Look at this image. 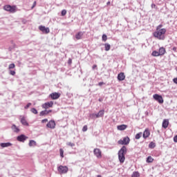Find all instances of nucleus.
<instances>
[{"label": "nucleus", "instance_id": "nucleus-32", "mask_svg": "<svg viewBox=\"0 0 177 177\" xmlns=\"http://www.w3.org/2000/svg\"><path fill=\"white\" fill-rule=\"evenodd\" d=\"M39 30H40V31H42V32H45V26H40L39 27Z\"/></svg>", "mask_w": 177, "mask_h": 177}, {"label": "nucleus", "instance_id": "nucleus-35", "mask_svg": "<svg viewBox=\"0 0 177 177\" xmlns=\"http://www.w3.org/2000/svg\"><path fill=\"white\" fill-rule=\"evenodd\" d=\"M15 64H11L9 65L8 68L10 70L12 68H15Z\"/></svg>", "mask_w": 177, "mask_h": 177}, {"label": "nucleus", "instance_id": "nucleus-25", "mask_svg": "<svg viewBox=\"0 0 177 177\" xmlns=\"http://www.w3.org/2000/svg\"><path fill=\"white\" fill-rule=\"evenodd\" d=\"M140 174H139V172L138 171H135L133 173V174L131 175V177H140Z\"/></svg>", "mask_w": 177, "mask_h": 177}, {"label": "nucleus", "instance_id": "nucleus-6", "mask_svg": "<svg viewBox=\"0 0 177 177\" xmlns=\"http://www.w3.org/2000/svg\"><path fill=\"white\" fill-rule=\"evenodd\" d=\"M57 171L59 174H67L68 172V167L67 166L60 165L58 167Z\"/></svg>", "mask_w": 177, "mask_h": 177}, {"label": "nucleus", "instance_id": "nucleus-2", "mask_svg": "<svg viewBox=\"0 0 177 177\" xmlns=\"http://www.w3.org/2000/svg\"><path fill=\"white\" fill-rule=\"evenodd\" d=\"M127 147L123 146L118 151V158L120 164L125 162V154H127Z\"/></svg>", "mask_w": 177, "mask_h": 177}, {"label": "nucleus", "instance_id": "nucleus-11", "mask_svg": "<svg viewBox=\"0 0 177 177\" xmlns=\"http://www.w3.org/2000/svg\"><path fill=\"white\" fill-rule=\"evenodd\" d=\"M47 128H50V129H55L56 127V122L55 120H50L47 124Z\"/></svg>", "mask_w": 177, "mask_h": 177}, {"label": "nucleus", "instance_id": "nucleus-42", "mask_svg": "<svg viewBox=\"0 0 177 177\" xmlns=\"http://www.w3.org/2000/svg\"><path fill=\"white\" fill-rule=\"evenodd\" d=\"M174 142H175V143H177V135L174 136Z\"/></svg>", "mask_w": 177, "mask_h": 177}, {"label": "nucleus", "instance_id": "nucleus-7", "mask_svg": "<svg viewBox=\"0 0 177 177\" xmlns=\"http://www.w3.org/2000/svg\"><path fill=\"white\" fill-rule=\"evenodd\" d=\"M153 97L154 100H156V102H159L160 104H162V103H164V99L162 98V96L158 94H154Z\"/></svg>", "mask_w": 177, "mask_h": 177}, {"label": "nucleus", "instance_id": "nucleus-15", "mask_svg": "<svg viewBox=\"0 0 177 177\" xmlns=\"http://www.w3.org/2000/svg\"><path fill=\"white\" fill-rule=\"evenodd\" d=\"M127 128H128V126L127 124L117 126V129H118V131H125Z\"/></svg>", "mask_w": 177, "mask_h": 177}, {"label": "nucleus", "instance_id": "nucleus-12", "mask_svg": "<svg viewBox=\"0 0 177 177\" xmlns=\"http://www.w3.org/2000/svg\"><path fill=\"white\" fill-rule=\"evenodd\" d=\"M142 136L144 139H147V138L150 136V130L149 129H146L143 132Z\"/></svg>", "mask_w": 177, "mask_h": 177}, {"label": "nucleus", "instance_id": "nucleus-26", "mask_svg": "<svg viewBox=\"0 0 177 177\" xmlns=\"http://www.w3.org/2000/svg\"><path fill=\"white\" fill-rule=\"evenodd\" d=\"M154 161V159L151 156H149L147 158V162H153Z\"/></svg>", "mask_w": 177, "mask_h": 177}, {"label": "nucleus", "instance_id": "nucleus-43", "mask_svg": "<svg viewBox=\"0 0 177 177\" xmlns=\"http://www.w3.org/2000/svg\"><path fill=\"white\" fill-rule=\"evenodd\" d=\"M104 82H103L98 83L99 86H102V85H104Z\"/></svg>", "mask_w": 177, "mask_h": 177}, {"label": "nucleus", "instance_id": "nucleus-49", "mask_svg": "<svg viewBox=\"0 0 177 177\" xmlns=\"http://www.w3.org/2000/svg\"><path fill=\"white\" fill-rule=\"evenodd\" d=\"M41 122H42V124H44V122H45V119L42 120H41Z\"/></svg>", "mask_w": 177, "mask_h": 177}, {"label": "nucleus", "instance_id": "nucleus-1", "mask_svg": "<svg viewBox=\"0 0 177 177\" xmlns=\"http://www.w3.org/2000/svg\"><path fill=\"white\" fill-rule=\"evenodd\" d=\"M165 34H167V29L162 28V24H160L156 27V31L153 32V36L160 41H164Z\"/></svg>", "mask_w": 177, "mask_h": 177}, {"label": "nucleus", "instance_id": "nucleus-33", "mask_svg": "<svg viewBox=\"0 0 177 177\" xmlns=\"http://www.w3.org/2000/svg\"><path fill=\"white\" fill-rule=\"evenodd\" d=\"M61 15H62V16H66V15H67V10H62Z\"/></svg>", "mask_w": 177, "mask_h": 177}, {"label": "nucleus", "instance_id": "nucleus-27", "mask_svg": "<svg viewBox=\"0 0 177 177\" xmlns=\"http://www.w3.org/2000/svg\"><path fill=\"white\" fill-rule=\"evenodd\" d=\"M104 115V110H101L98 112V116L103 117Z\"/></svg>", "mask_w": 177, "mask_h": 177}, {"label": "nucleus", "instance_id": "nucleus-16", "mask_svg": "<svg viewBox=\"0 0 177 177\" xmlns=\"http://www.w3.org/2000/svg\"><path fill=\"white\" fill-rule=\"evenodd\" d=\"M11 129L13 131V132H15L16 133H19V132H20V129H19V127H17L16 124H12L11 127Z\"/></svg>", "mask_w": 177, "mask_h": 177}, {"label": "nucleus", "instance_id": "nucleus-18", "mask_svg": "<svg viewBox=\"0 0 177 177\" xmlns=\"http://www.w3.org/2000/svg\"><path fill=\"white\" fill-rule=\"evenodd\" d=\"M165 48L161 47L159 48L158 53H159V56H164L165 55Z\"/></svg>", "mask_w": 177, "mask_h": 177}, {"label": "nucleus", "instance_id": "nucleus-17", "mask_svg": "<svg viewBox=\"0 0 177 177\" xmlns=\"http://www.w3.org/2000/svg\"><path fill=\"white\" fill-rule=\"evenodd\" d=\"M0 146L3 149L5 148V147H10V146H12V143H10V142H1L0 144Z\"/></svg>", "mask_w": 177, "mask_h": 177}, {"label": "nucleus", "instance_id": "nucleus-9", "mask_svg": "<svg viewBox=\"0 0 177 177\" xmlns=\"http://www.w3.org/2000/svg\"><path fill=\"white\" fill-rule=\"evenodd\" d=\"M93 153L97 157V158H102V151L100 149H94Z\"/></svg>", "mask_w": 177, "mask_h": 177}, {"label": "nucleus", "instance_id": "nucleus-52", "mask_svg": "<svg viewBox=\"0 0 177 177\" xmlns=\"http://www.w3.org/2000/svg\"><path fill=\"white\" fill-rule=\"evenodd\" d=\"M45 122H48V120H47V119H45Z\"/></svg>", "mask_w": 177, "mask_h": 177}, {"label": "nucleus", "instance_id": "nucleus-5", "mask_svg": "<svg viewBox=\"0 0 177 177\" xmlns=\"http://www.w3.org/2000/svg\"><path fill=\"white\" fill-rule=\"evenodd\" d=\"M129 142H131V140L129 139V137L127 136L123 138V140H120L118 141V145H129Z\"/></svg>", "mask_w": 177, "mask_h": 177}, {"label": "nucleus", "instance_id": "nucleus-37", "mask_svg": "<svg viewBox=\"0 0 177 177\" xmlns=\"http://www.w3.org/2000/svg\"><path fill=\"white\" fill-rule=\"evenodd\" d=\"M10 75H15L16 74V71L11 70L10 71Z\"/></svg>", "mask_w": 177, "mask_h": 177}, {"label": "nucleus", "instance_id": "nucleus-36", "mask_svg": "<svg viewBox=\"0 0 177 177\" xmlns=\"http://www.w3.org/2000/svg\"><path fill=\"white\" fill-rule=\"evenodd\" d=\"M31 102H28L25 106H24V109L26 110H27V109H28L30 107V106H31Z\"/></svg>", "mask_w": 177, "mask_h": 177}, {"label": "nucleus", "instance_id": "nucleus-48", "mask_svg": "<svg viewBox=\"0 0 177 177\" xmlns=\"http://www.w3.org/2000/svg\"><path fill=\"white\" fill-rule=\"evenodd\" d=\"M98 115H99V113H97V114L95 115V116H96L97 118H99V117H100V116H98Z\"/></svg>", "mask_w": 177, "mask_h": 177}, {"label": "nucleus", "instance_id": "nucleus-13", "mask_svg": "<svg viewBox=\"0 0 177 177\" xmlns=\"http://www.w3.org/2000/svg\"><path fill=\"white\" fill-rule=\"evenodd\" d=\"M169 125V120L165 119L162 124V128H164L165 129H167Z\"/></svg>", "mask_w": 177, "mask_h": 177}, {"label": "nucleus", "instance_id": "nucleus-24", "mask_svg": "<svg viewBox=\"0 0 177 177\" xmlns=\"http://www.w3.org/2000/svg\"><path fill=\"white\" fill-rule=\"evenodd\" d=\"M59 154L62 158H64V150H63L62 148L59 149Z\"/></svg>", "mask_w": 177, "mask_h": 177}, {"label": "nucleus", "instance_id": "nucleus-53", "mask_svg": "<svg viewBox=\"0 0 177 177\" xmlns=\"http://www.w3.org/2000/svg\"><path fill=\"white\" fill-rule=\"evenodd\" d=\"M97 177H102V176H100V175H98V176H97Z\"/></svg>", "mask_w": 177, "mask_h": 177}, {"label": "nucleus", "instance_id": "nucleus-54", "mask_svg": "<svg viewBox=\"0 0 177 177\" xmlns=\"http://www.w3.org/2000/svg\"><path fill=\"white\" fill-rule=\"evenodd\" d=\"M99 102H102V100H99Z\"/></svg>", "mask_w": 177, "mask_h": 177}, {"label": "nucleus", "instance_id": "nucleus-40", "mask_svg": "<svg viewBox=\"0 0 177 177\" xmlns=\"http://www.w3.org/2000/svg\"><path fill=\"white\" fill-rule=\"evenodd\" d=\"M40 116L45 115V111H41L39 113Z\"/></svg>", "mask_w": 177, "mask_h": 177}, {"label": "nucleus", "instance_id": "nucleus-34", "mask_svg": "<svg viewBox=\"0 0 177 177\" xmlns=\"http://www.w3.org/2000/svg\"><path fill=\"white\" fill-rule=\"evenodd\" d=\"M88 131V126L84 125L82 128V131L83 132H86Z\"/></svg>", "mask_w": 177, "mask_h": 177}, {"label": "nucleus", "instance_id": "nucleus-30", "mask_svg": "<svg viewBox=\"0 0 177 177\" xmlns=\"http://www.w3.org/2000/svg\"><path fill=\"white\" fill-rule=\"evenodd\" d=\"M102 41L104 42H106V41H107V35H102Z\"/></svg>", "mask_w": 177, "mask_h": 177}, {"label": "nucleus", "instance_id": "nucleus-21", "mask_svg": "<svg viewBox=\"0 0 177 177\" xmlns=\"http://www.w3.org/2000/svg\"><path fill=\"white\" fill-rule=\"evenodd\" d=\"M82 35H84V33L82 32H79L75 35L76 39H82Z\"/></svg>", "mask_w": 177, "mask_h": 177}, {"label": "nucleus", "instance_id": "nucleus-19", "mask_svg": "<svg viewBox=\"0 0 177 177\" xmlns=\"http://www.w3.org/2000/svg\"><path fill=\"white\" fill-rule=\"evenodd\" d=\"M21 123L22 125H24L25 127H28V122L26 120V118L23 117L21 118Z\"/></svg>", "mask_w": 177, "mask_h": 177}, {"label": "nucleus", "instance_id": "nucleus-31", "mask_svg": "<svg viewBox=\"0 0 177 177\" xmlns=\"http://www.w3.org/2000/svg\"><path fill=\"white\" fill-rule=\"evenodd\" d=\"M67 146H70V147H74L75 146V144L74 142H67Z\"/></svg>", "mask_w": 177, "mask_h": 177}, {"label": "nucleus", "instance_id": "nucleus-45", "mask_svg": "<svg viewBox=\"0 0 177 177\" xmlns=\"http://www.w3.org/2000/svg\"><path fill=\"white\" fill-rule=\"evenodd\" d=\"M93 70H95V68H97V65L95 64L93 66Z\"/></svg>", "mask_w": 177, "mask_h": 177}, {"label": "nucleus", "instance_id": "nucleus-51", "mask_svg": "<svg viewBox=\"0 0 177 177\" xmlns=\"http://www.w3.org/2000/svg\"><path fill=\"white\" fill-rule=\"evenodd\" d=\"M106 5H110V1H108V2L106 3Z\"/></svg>", "mask_w": 177, "mask_h": 177}, {"label": "nucleus", "instance_id": "nucleus-8", "mask_svg": "<svg viewBox=\"0 0 177 177\" xmlns=\"http://www.w3.org/2000/svg\"><path fill=\"white\" fill-rule=\"evenodd\" d=\"M27 139H28V137L26 136L24 134H21L17 137V140H18V142H24L26 140H27Z\"/></svg>", "mask_w": 177, "mask_h": 177}, {"label": "nucleus", "instance_id": "nucleus-10", "mask_svg": "<svg viewBox=\"0 0 177 177\" xmlns=\"http://www.w3.org/2000/svg\"><path fill=\"white\" fill-rule=\"evenodd\" d=\"M60 96H62V94H60V93H52L50 95V97H51V99L53 100H56L57 99H59V97H60Z\"/></svg>", "mask_w": 177, "mask_h": 177}, {"label": "nucleus", "instance_id": "nucleus-22", "mask_svg": "<svg viewBox=\"0 0 177 177\" xmlns=\"http://www.w3.org/2000/svg\"><path fill=\"white\" fill-rule=\"evenodd\" d=\"M104 48H105V50H106V52H109V50H110V49L111 48V46L110 44L106 43V44H104Z\"/></svg>", "mask_w": 177, "mask_h": 177}, {"label": "nucleus", "instance_id": "nucleus-47", "mask_svg": "<svg viewBox=\"0 0 177 177\" xmlns=\"http://www.w3.org/2000/svg\"><path fill=\"white\" fill-rule=\"evenodd\" d=\"M176 47H174L173 48H172V50H174V52H176Z\"/></svg>", "mask_w": 177, "mask_h": 177}, {"label": "nucleus", "instance_id": "nucleus-29", "mask_svg": "<svg viewBox=\"0 0 177 177\" xmlns=\"http://www.w3.org/2000/svg\"><path fill=\"white\" fill-rule=\"evenodd\" d=\"M31 113H32L33 114H38V111H37V109L35 108H32L30 109Z\"/></svg>", "mask_w": 177, "mask_h": 177}, {"label": "nucleus", "instance_id": "nucleus-50", "mask_svg": "<svg viewBox=\"0 0 177 177\" xmlns=\"http://www.w3.org/2000/svg\"><path fill=\"white\" fill-rule=\"evenodd\" d=\"M42 107H43V109H45V104H42Z\"/></svg>", "mask_w": 177, "mask_h": 177}, {"label": "nucleus", "instance_id": "nucleus-46", "mask_svg": "<svg viewBox=\"0 0 177 177\" xmlns=\"http://www.w3.org/2000/svg\"><path fill=\"white\" fill-rule=\"evenodd\" d=\"M173 82H174V84H177V77L173 80Z\"/></svg>", "mask_w": 177, "mask_h": 177}, {"label": "nucleus", "instance_id": "nucleus-3", "mask_svg": "<svg viewBox=\"0 0 177 177\" xmlns=\"http://www.w3.org/2000/svg\"><path fill=\"white\" fill-rule=\"evenodd\" d=\"M3 9L10 13H15L16 12V7L15 6L6 5L3 7Z\"/></svg>", "mask_w": 177, "mask_h": 177}, {"label": "nucleus", "instance_id": "nucleus-41", "mask_svg": "<svg viewBox=\"0 0 177 177\" xmlns=\"http://www.w3.org/2000/svg\"><path fill=\"white\" fill-rule=\"evenodd\" d=\"M156 147V145H154V143L153 142H151L150 144H149V147Z\"/></svg>", "mask_w": 177, "mask_h": 177}, {"label": "nucleus", "instance_id": "nucleus-44", "mask_svg": "<svg viewBox=\"0 0 177 177\" xmlns=\"http://www.w3.org/2000/svg\"><path fill=\"white\" fill-rule=\"evenodd\" d=\"M36 5H37V2L34 1L33 6H32V9H33L35 7Z\"/></svg>", "mask_w": 177, "mask_h": 177}, {"label": "nucleus", "instance_id": "nucleus-14", "mask_svg": "<svg viewBox=\"0 0 177 177\" xmlns=\"http://www.w3.org/2000/svg\"><path fill=\"white\" fill-rule=\"evenodd\" d=\"M118 81H124L125 80V74L124 73H120L118 75Z\"/></svg>", "mask_w": 177, "mask_h": 177}, {"label": "nucleus", "instance_id": "nucleus-20", "mask_svg": "<svg viewBox=\"0 0 177 177\" xmlns=\"http://www.w3.org/2000/svg\"><path fill=\"white\" fill-rule=\"evenodd\" d=\"M29 146L30 147H35V146H37V142H35V140H30L29 141Z\"/></svg>", "mask_w": 177, "mask_h": 177}, {"label": "nucleus", "instance_id": "nucleus-4", "mask_svg": "<svg viewBox=\"0 0 177 177\" xmlns=\"http://www.w3.org/2000/svg\"><path fill=\"white\" fill-rule=\"evenodd\" d=\"M50 107H53V101H50L45 103V109H50ZM49 113H52V110H45V114H49Z\"/></svg>", "mask_w": 177, "mask_h": 177}, {"label": "nucleus", "instance_id": "nucleus-28", "mask_svg": "<svg viewBox=\"0 0 177 177\" xmlns=\"http://www.w3.org/2000/svg\"><path fill=\"white\" fill-rule=\"evenodd\" d=\"M142 132L137 133L135 136L136 139L139 140L140 138H142Z\"/></svg>", "mask_w": 177, "mask_h": 177}, {"label": "nucleus", "instance_id": "nucleus-23", "mask_svg": "<svg viewBox=\"0 0 177 177\" xmlns=\"http://www.w3.org/2000/svg\"><path fill=\"white\" fill-rule=\"evenodd\" d=\"M151 55L154 57H157L158 56H160V54L158 53V51L157 50H153L151 53Z\"/></svg>", "mask_w": 177, "mask_h": 177}, {"label": "nucleus", "instance_id": "nucleus-39", "mask_svg": "<svg viewBox=\"0 0 177 177\" xmlns=\"http://www.w3.org/2000/svg\"><path fill=\"white\" fill-rule=\"evenodd\" d=\"M151 8L152 9H157V6H156V4H154V3H152L151 4Z\"/></svg>", "mask_w": 177, "mask_h": 177}, {"label": "nucleus", "instance_id": "nucleus-38", "mask_svg": "<svg viewBox=\"0 0 177 177\" xmlns=\"http://www.w3.org/2000/svg\"><path fill=\"white\" fill-rule=\"evenodd\" d=\"M45 32H46V34H49V32H50L49 28H45Z\"/></svg>", "mask_w": 177, "mask_h": 177}]
</instances>
